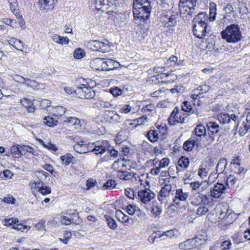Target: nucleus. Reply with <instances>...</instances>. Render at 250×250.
<instances>
[{
  "mask_svg": "<svg viewBox=\"0 0 250 250\" xmlns=\"http://www.w3.org/2000/svg\"><path fill=\"white\" fill-rule=\"evenodd\" d=\"M151 10L150 0H134L133 14L134 17L143 20H147Z\"/></svg>",
  "mask_w": 250,
  "mask_h": 250,
  "instance_id": "f257e3e1",
  "label": "nucleus"
},
{
  "mask_svg": "<svg viewBox=\"0 0 250 250\" xmlns=\"http://www.w3.org/2000/svg\"><path fill=\"white\" fill-rule=\"evenodd\" d=\"M207 236L199 235L192 239L179 244L178 247L181 250H190L194 248H198V250H208L206 243Z\"/></svg>",
  "mask_w": 250,
  "mask_h": 250,
  "instance_id": "f03ea898",
  "label": "nucleus"
},
{
  "mask_svg": "<svg viewBox=\"0 0 250 250\" xmlns=\"http://www.w3.org/2000/svg\"><path fill=\"white\" fill-rule=\"evenodd\" d=\"M222 38L229 43H236L241 40L242 33L238 25L232 24L227 26L221 32Z\"/></svg>",
  "mask_w": 250,
  "mask_h": 250,
  "instance_id": "7ed1b4c3",
  "label": "nucleus"
},
{
  "mask_svg": "<svg viewBox=\"0 0 250 250\" xmlns=\"http://www.w3.org/2000/svg\"><path fill=\"white\" fill-rule=\"evenodd\" d=\"M197 0H180L179 7L181 17L184 20H189L197 11L196 6Z\"/></svg>",
  "mask_w": 250,
  "mask_h": 250,
  "instance_id": "20e7f679",
  "label": "nucleus"
},
{
  "mask_svg": "<svg viewBox=\"0 0 250 250\" xmlns=\"http://www.w3.org/2000/svg\"><path fill=\"white\" fill-rule=\"evenodd\" d=\"M209 89V86L205 83H203L198 87L196 89L193 90L190 96V97L192 100L193 104H196V100H197V104L198 106H200L201 104L200 103L201 99L204 98V96L202 95L208 91Z\"/></svg>",
  "mask_w": 250,
  "mask_h": 250,
  "instance_id": "39448f33",
  "label": "nucleus"
},
{
  "mask_svg": "<svg viewBox=\"0 0 250 250\" xmlns=\"http://www.w3.org/2000/svg\"><path fill=\"white\" fill-rule=\"evenodd\" d=\"M90 49L94 51L106 53L110 51V46L107 41L106 42L98 40H91L88 43Z\"/></svg>",
  "mask_w": 250,
  "mask_h": 250,
  "instance_id": "423d86ee",
  "label": "nucleus"
},
{
  "mask_svg": "<svg viewBox=\"0 0 250 250\" xmlns=\"http://www.w3.org/2000/svg\"><path fill=\"white\" fill-rule=\"evenodd\" d=\"M74 92L81 99H92L95 96V92L93 89L84 85L82 86H77Z\"/></svg>",
  "mask_w": 250,
  "mask_h": 250,
  "instance_id": "0eeeda50",
  "label": "nucleus"
},
{
  "mask_svg": "<svg viewBox=\"0 0 250 250\" xmlns=\"http://www.w3.org/2000/svg\"><path fill=\"white\" fill-rule=\"evenodd\" d=\"M138 197L142 204L146 206L154 199L155 194L148 188L140 190L138 192Z\"/></svg>",
  "mask_w": 250,
  "mask_h": 250,
  "instance_id": "6e6552de",
  "label": "nucleus"
},
{
  "mask_svg": "<svg viewBox=\"0 0 250 250\" xmlns=\"http://www.w3.org/2000/svg\"><path fill=\"white\" fill-rule=\"evenodd\" d=\"M178 18V16L177 14H163L160 21L164 26L170 27L176 25Z\"/></svg>",
  "mask_w": 250,
  "mask_h": 250,
  "instance_id": "1a4fd4ad",
  "label": "nucleus"
},
{
  "mask_svg": "<svg viewBox=\"0 0 250 250\" xmlns=\"http://www.w3.org/2000/svg\"><path fill=\"white\" fill-rule=\"evenodd\" d=\"M210 195L208 194H204L203 193L198 192L194 195L191 202V204L194 206L207 205L210 202Z\"/></svg>",
  "mask_w": 250,
  "mask_h": 250,
  "instance_id": "9d476101",
  "label": "nucleus"
},
{
  "mask_svg": "<svg viewBox=\"0 0 250 250\" xmlns=\"http://www.w3.org/2000/svg\"><path fill=\"white\" fill-rule=\"evenodd\" d=\"M94 147L90 151L94 152L95 155H102L106 151L109 150L110 146L109 143L105 140L96 142L93 144Z\"/></svg>",
  "mask_w": 250,
  "mask_h": 250,
  "instance_id": "9b49d317",
  "label": "nucleus"
},
{
  "mask_svg": "<svg viewBox=\"0 0 250 250\" xmlns=\"http://www.w3.org/2000/svg\"><path fill=\"white\" fill-rule=\"evenodd\" d=\"M185 117L182 116V114L179 111L177 107H175L170 115L168 122L170 125H175L178 123L185 122Z\"/></svg>",
  "mask_w": 250,
  "mask_h": 250,
  "instance_id": "f8f14e48",
  "label": "nucleus"
},
{
  "mask_svg": "<svg viewBox=\"0 0 250 250\" xmlns=\"http://www.w3.org/2000/svg\"><path fill=\"white\" fill-rule=\"evenodd\" d=\"M58 0H39L38 5L40 11L47 13L51 11L55 7Z\"/></svg>",
  "mask_w": 250,
  "mask_h": 250,
  "instance_id": "ddd939ff",
  "label": "nucleus"
},
{
  "mask_svg": "<svg viewBox=\"0 0 250 250\" xmlns=\"http://www.w3.org/2000/svg\"><path fill=\"white\" fill-rule=\"evenodd\" d=\"M226 186L222 183H217L210 189V193L212 197L215 198H220L225 193Z\"/></svg>",
  "mask_w": 250,
  "mask_h": 250,
  "instance_id": "4468645a",
  "label": "nucleus"
},
{
  "mask_svg": "<svg viewBox=\"0 0 250 250\" xmlns=\"http://www.w3.org/2000/svg\"><path fill=\"white\" fill-rule=\"evenodd\" d=\"M193 33L197 38L203 39L208 33V26L194 24Z\"/></svg>",
  "mask_w": 250,
  "mask_h": 250,
  "instance_id": "2eb2a0df",
  "label": "nucleus"
},
{
  "mask_svg": "<svg viewBox=\"0 0 250 250\" xmlns=\"http://www.w3.org/2000/svg\"><path fill=\"white\" fill-rule=\"evenodd\" d=\"M171 189L172 187L170 184H165L163 186L158 197L159 200L162 202L167 200V198L169 196Z\"/></svg>",
  "mask_w": 250,
  "mask_h": 250,
  "instance_id": "dca6fc26",
  "label": "nucleus"
},
{
  "mask_svg": "<svg viewBox=\"0 0 250 250\" xmlns=\"http://www.w3.org/2000/svg\"><path fill=\"white\" fill-rule=\"evenodd\" d=\"M19 220L17 218H11L4 219L3 224L7 226H12V228L18 230L23 231L25 229L22 224L18 223Z\"/></svg>",
  "mask_w": 250,
  "mask_h": 250,
  "instance_id": "f3484780",
  "label": "nucleus"
},
{
  "mask_svg": "<svg viewBox=\"0 0 250 250\" xmlns=\"http://www.w3.org/2000/svg\"><path fill=\"white\" fill-rule=\"evenodd\" d=\"M188 197V193L184 192L182 188H179L176 191L175 196L173 199V202L175 204L179 205L180 201H185Z\"/></svg>",
  "mask_w": 250,
  "mask_h": 250,
  "instance_id": "a211bd4d",
  "label": "nucleus"
},
{
  "mask_svg": "<svg viewBox=\"0 0 250 250\" xmlns=\"http://www.w3.org/2000/svg\"><path fill=\"white\" fill-rule=\"evenodd\" d=\"M194 24H199L200 25L208 26V16L204 12L199 13L193 19Z\"/></svg>",
  "mask_w": 250,
  "mask_h": 250,
  "instance_id": "6ab92c4d",
  "label": "nucleus"
},
{
  "mask_svg": "<svg viewBox=\"0 0 250 250\" xmlns=\"http://www.w3.org/2000/svg\"><path fill=\"white\" fill-rule=\"evenodd\" d=\"M206 134V130L205 127L202 125H198L196 126L193 132V135L195 138L196 141L201 140L203 136H205Z\"/></svg>",
  "mask_w": 250,
  "mask_h": 250,
  "instance_id": "aec40b11",
  "label": "nucleus"
},
{
  "mask_svg": "<svg viewBox=\"0 0 250 250\" xmlns=\"http://www.w3.org/2000/svg\"><path fill=\"white\" fill-rule=\"evenodd\" d=\"M104 116L106 121L108 122H119L120 119V116L114 111L105 110L104 113Z\"/></svg>",
  "mask_w": 250,
  "mask_h": 250,
  "instance_id": "412c9836",
  "label": "nucleus"
},
{
  "mask_svg": "<svg viewBox=\"0 0 250 250\" xmlns=\"http://www.w3.org/2000/svg\"><path fill=\"white\" fill-rule=\"evenodd\" d=\"M159 75L156 76H153L152 77V81H156V80L158 81V83L161 82V83H173L174 81H175L177 79V76L175 74L172 73H164L163 74V77H160V78L161 79H164L165 78H168L170 77V79L169 80H168L166 81H162L160 82L158 78H157L158 76H159Z\"/></svg>",
  "mask_w": 250,
  "mask_h": 250,
  "instance_id": "4be33fe9",
  "label": "nucleus"
},
{
  "mask_svg": "<svg viewBox=\"0 0 250 250\" xmlns=\"http://www.w3.org/2000/svg\"><path fill=\"white\" fill-rule=\"evenodd\" d=\"M162 212V208L161 206H159L158 205V203L156 202H152L151 206V216L155 218L159 217Z\"/></svg>",
  "mask_w": 250,
  "mask_h": 250,
  "instance_id": "5701e85b",
  "label": "nucleus"
},
{
  "mask_svg": "<svg viewBox=\"0 0 250 250\" xmlns=\"http://www.w3.org/2000/svg\"><path fill=\"white\" fill-rule=\"evenodd\" d=\"M118 63V62H115L112 59H107L104 60L103 59V66L104 68V71H108L117 67V65Z\"/></svg>",
  "mask_w": 250,
  "mask_h": 250,
  "instance_id": "b1692460",
  "label": "nucleus"
},
{
  "mask_svg": "<svg viewBox=\"0 0 250 250\" xmlns=\"http://www.w3.org/2000/svg\"><path fill=\"white\" fill-rule=\"evenodd\" d=\"M103 59L95 58L90 62L91 67L94 70L104 71Z\"/></svg>",
  "mask_w": 250,
  "mask_h": 250,
  "instance_id": "393cba45",
  "label": "nucleus"
},
{
  "mask_svg": "<svg viewBox=\"0 0 250 250\" xmlns=\"http://www.w3.org/2000/svg\"><path fill=\"white\" fill-rule=\"evenodd\" d=\"M116 215L118 218L119 221L123 223L125 225H128L132 223V218L125 215L121 210L116 212Z\"/></svg>",
  "mask_w": 250,
  "mask_h": 250,
  "instance_id": "a878e982",
  "label": "nucleus"
},
{
  "mask_svg": "<svg viewBox=\"0 0 250 250\" xmlns=\"http://www.w3.org/2000/svg\"><path fill=\"white\" fill-rule=\"evenodd\" d=\"M73 148L76 152L79 153H85L88 151L86 145L83 144L82 140L77 142L73 146Z\"/></svg>",
  "mask_w": 250,
  "mask_h": 250,
  "instance_id": "bb28decb",
  "label": "nucleus"
},
{
  "mask_svg": "<svg viewBox=\"0 0 250 250\" xmlns=\"http://www.w3.org/2000/svg\"><path fill=\"white\" fill-rule=\"evenodd\" d=\"M189 161L188 157H181L177 162V170L180 171V168L185 170L187 169L189 165Z\"/></svg>",
  "mask_w": 250,
  "mask_h": 250,
  "instance_id": "cd10ccee",
  "label": "nucleus"
},
{
  "mask_svg": "<svg viewBox=\"0 0 250 250\" xmlns=\"http://www.w3.org/2000/svg\"><path fill=\"white\" fill-rule=\"evenodd\" d=\"M20 103L28 109V112H32L34 110V105L31 100L24 98L20 100Z\"/></svg>",
  "mask_w": 250,
  "mask_h": 250,
  "instance_id": "c85d7f7f",
  "label": "nucleus"
},
{
  "mask_svg": "<svg viewBox=\"0 0 250 250\" xmlns=\"http://www.w3.org/2000/svg\"><path fill=\"white\" fill-rule=\"evenodd\" d=\"M195 139L194 136H192L190 139L184 143L183 147L185 150L190 151L192 150L197 141Z\"/></svg>",
  "mask_w": 250,
  "mask_h": 250,
  "instance_id": "c756f323",
  "label": "nucleus"
},
{
  "mask_svg": "<svg viewBox=\"0 0 250 250\" xmlns=\"http://www.w3.org/2000/svg\"><path fill=\"white\" fill-rule=\"evenodd\" d=\"M20 145H13L10 148L12 156L16 158H19L22 156L21 149Z\"/></svg>",
  "mask_w": 250,
  "mask_h": 250,
  "instance_id": "7c9ffc66",
  "label": "nucleus"
},
{
  "mask_svg": "<svg viewBox=\"0 0 250 250\" xmlns=\"http://www.w3.org/2000/svg\"><path fill=\"white\" fill-rule=\"evenodd\" d=\"M52 39L54 42L62 45H66L69 42V40L67 37H62L57 34L53 36Z\"/></svg>",
  "mask_w": 250,
  "mask_h": 250,
  "instance_id": "2f4dec72",
  "label": "nucleus"
},
{
  "mask_svg": "<svg viewBox=\"0 0 250 250\" xmlns=\"http://www.w3.org/2000/svg\"><path fill=\"white\" fill-rule=\"evenodd\" d=\"M9 43L13 46L16 49L22 51L23 45V43L16 38H12L8 41Z\"/></svg>",
  "mask_w": 250,
  "mask_h": 250,
  "instance_id": "473e14b6",
  "label": "nucleus"
},
{
  "mask_svg": "<svg viewBox=\"0 0 250 250\" xmlns=\"http://www.w3.org/2000/svg\"><path fill=\"white\" fill-rule=\"evenodd\" d=\"M208 133L217 135L220 130V126L215 122H209L207 124Z\"/></svg>",
  "mask_w": 250,
  "mask_h": 250,
  "instance_id": "72a5a7b5",
  "label": "nucleus"
},
{
  "mask_svg": "<svg viewBox=\"0 0 250 250\" xmlns=\"http://www.w3.org/2000/svg\"><path fill=\"white\" fill-rule=\"evenodd\" d=\"M227 165V162L225 158H222L219 161L216 167V172L218 174L222 173L224 171Z\"/></svg>",
  "mask_w": 250,
  "mask_h": 250,
  "instance_id": "f704fd0d",
  "label": "nucleus"
},
{
  "mask_svg": "<svg viewBox=\"0 0 250 250\" xmlns=\"http://www.w3.org/2000/svg\"><path fill=\"white\" fill-rule=\"evenodd\" d=\"M146 137L151 142H155L159 138L158 131L154 129H150L147 132Z\"/></svg>",
  "mask_w": 250,
  "mask_h": 250,
  "instance_id": "c9c22d12",
  "label": "nucleus"
},
{
  "mask_svg": "<svg viewBox=\"0 0 250 250\" xmlns=\"http://www.w3.org/2000/svg\"><path fill=\"white\" fill-rule=\"evenodd\" d=\"M216 5L212 2L210 3L209 5V17L208 18L210 21H213L216 19Z\"/></svg>",
  "mask_w": 250,
  "mask_h": 250,
  "instance_id": "e433bc0d",
  "label": "nucleus"
},
{
  "mask_svg": "<svg viewBox=\"0 0 250 250\" xmlns=\"http://www.w3.org/2000/svg\"><path fill=\"white\" fill-rule=\"evenodd\" d=\"M125 167L123 159H118L115 161L112 165V168L117 171L124 169L123 167Z\"/></svg>",
  "mask_w": 250,
  "mask_h": 250,
  "instance_id": "4c0bfd02",
  "label": "nucleus"
},
{
  "mask_svg": "<svg viewBox=\"0 0 250 250\" xmlns=\"http://www.w3.org/2000/svg\"><path fill=\"white\" fill-rule=\"evenodd\" d=\"M117 176L120 179L124 180H128L131 177V174L129 172L123 170V169L118 171Z\"/></svg>",
  "mask_w": 250,
  "mask_h": 250,
  "instance_id": "58836bf2",
  "label": "nucleus"
},
{
  "mask_svg": "<svg viewBox=\"0 0 250 250\" xmlns=\"http://www.w3.org/2000/svg\"><path fill=\"white\" fill-rule=\"evenodd\" d=\"M43 123L49 127H53L57 125L58 120L53 117L47 116L43 119Z\"/></svg>",
  "mask_w": 250,
  "mask_h": 250,
  "instance_id": "ea45409f",
  "label": "nucleus"
},
{
  "mask_svg": "<svg viewBox=\"0 0 250 250\" xmlns=\"http://www.w3.org/2000/svg\"><path fill=\"white\" fill-rule=\"evenodd\" d=\"M63 123L69 124L70 125H79L80 123V121L77 118L70 117L66 118L63 120Z\"/></svg>",
  "mask_w": 250,
  "mask_h": 250,
  "instance_id": "a19ab883",
  "label": "nucleus"
},
{
  "mask_svg": "<svg viewBox=\"0 0 250 250\" xmlns=\"http://www.w3.org/2000/svg\"><path fill=\"white\" fill-rule=\"evenodd\" d=\"M30 185L32 189H35L38 191L39 188H41L43 186V185H44V184L42 181L41 180H36L34 181L31 182Z\"/></svg>",
  "mask_w": 250,
  "mask_h": 250,
  "instance_id": "79ce46f5",
  "label": "nucleus"
},
{
  "mask_svg": "<svg viewBox=\"0 0 250 250\" xmlns=\"http://www.w3.org/2000/svg\"><path fill=\"white\" fill-rule=\"evenodd\" d=\"M109 2L108 0H94L95 8L98 11L101 10L103 6L109 5Z\"/></svg>",
  "mask_w": 250,
  "mask_h": 250,
  "instance_id": "37998d69",
  "label": "nucleus"
},
{
  "mask_svg": "<svg viewBox=\"0 0 250 250\" xmlns=\"http://www.w3.org/2000/svg\"><path fill=\"white\" fill-rule=\"evenodd\" d=\"M105 218L107 223L108 227L112 229H115L117 228V224L116 222L113 218H111L109 216L105 215Z\"/></svg>",
  "mask_w": 250,
  "mask_h": 250,
  "instance_id": "c03bdc74",
  "label": "nucleus"
},
{
  "mask_svg": "<svg viewBox=\"0 0 250 250\" xmlns=\"http://www.w3.org/2000/svg\"><path fill=\"white\" fill-rule=\"evenodd\" d=\"M220 123L226 124L230 122V116L228 114L221 113L218 117Z\"/></svg>",
  "mask_w": 250,
  "mask_h": 250,
  "instance_id": "a18cd8bd",
  "label": "nucleus"
},
{
  "mask_svg": "<svg viewBox=\"0 0 250 250\" xmlns=\"http://www.w3.org/2000/svg\"><path fill=\"white\" fill-rule=\"evenodd\" d=\"M72 156L70 154H67L65 155L62 156L60 159L62 161V164L65 166H67L70 164L73 159Z\"/></svg>",
  "mask_w": 250,
  "mask_h": 250,
  "instance_id": "49530a36",
  "label": "nucleus"
},
{
  "mask_svg": "<svg viewBox=\"0 0 250 250\" xmlns=\"http://www.w3.org/2000/svg\"><path fill=\"white\" fill-rule=\"evenodd\" d=\"M116 185L117 183L115 180H109L103 185V188L104 189H110L115 188Z\"/></svg>",
  "mask_w": 250,
  "mask_h": 250,
  "instance_id": "de8ad7c7",
  "label": "nucleus"
},
{
  "mask_svg": "<svg viewBox=\"0 0 250 250\" xmlns=\"http://www.w3.org/2000/svg\"><path fill=\"white\" fill-rule=\"evenodd\" d=\"M243 126H241L239 129V133L241 136H244L250 128V124L245 123L242 124Z\"/></svg>",
  "mask_w": 250,
  "mask_h": 250,
  "instance_id": "09e8293b",
  "label": "nucleus"
},
{
  "mask_svg": "<svg viewBox=\"0 0 250 250\" xmlns=\"http://www.w3.org/2000/svg\"><path fill=\"white\" fill-rule=\"evenodd\" d=\"M40 143L42 144V145L43 146V147H44L46 148H47L49 150L56 151L58 149L57 147L54 144H53L50 142L45 143L42 140H41Z\"/></svg>",
  "mask_w": 250,
  "mask_h": 250,
  "instance_id": "8fccbe9b",
  "label": "nucleus"
},
{
  "mask_svg": "<svg viewBox=\"0 0 250 250\" xmlns=\"http://www.w3.org/2000/svg\"><path fill=\"white\" fill-rule=\"evenodd\" d=\"M225 12V17H230L231 14L234 13V8L232 5L228 4L224 8ZM234 14H233V15Z\"/></svg>",
  "mask_w": 250,
  "mask_h": 250,
  "instance_id": "3c124183",
  "label": "nucleus"
},
{
  "mask_svg": "<svg viewBox=\"0 0 250 250\" xmlns=\"http://www.w3.org/2000/svg\"><path fill=\"white\" fill-rule=\"evenodd\" d=\"M216 135H217L208 133V136L206 138L205 146H208L211 145L215 141Z\"/></svg>",
  "mask_w": 250,
  "mask_h": 250,
  "instance_id": "603ef678",
  "label": "nucleus"
},
{
  "mask_svg": "<svg viewBox=\"0 0 250 250\" xmlns=\"http://www.w3.org/2000/svg\"><path fill=\"white\" fill-rule=\"evenodd\" d=\"M216 135H217L208 133V136L206 138L205 146H208L211 145L215 141Z\"/></svg>",
  "mask_w": 250,
  "mask_h": 250,
  "instance_id": "864d4df0",
  "label": "nucleus"
},
{
  "mask_svg": "<svg viewBox=\"0 0 250 250\" xmlns=\"http://www.w3.org/2000/svg\"><path fill=\"white\" fill-rule=\"evenodd\" d=\"M9 3L10 9L14 13L17 14L18 10L17 7H18V4L17 0H8Z\"/></svg>",
  "mask_w": 250,
  "mask_h": 250,
  "instance_id": "5fc2aeb1",
  "label": "nucleus"
},
{
  "mask_svg": "<svg viewBox=\"0 0 250 250\" xmlns=\"http://www.w3.org/2000/svg\"><path fill=\"white\" fill-rule=\"evenodd\" d=\"M138 209L137 207L135 205L129 204L126 208V211L130 215H133Z\"/></svg>",
  "mask_w": 250,
  "mask_h": 250,
  "instance_id": "6e6d98bb",
  "label": "nucleus"
},
{
  "mask_svg": "<svg viewBox=\"0 0 250 250\" xmlns=\"http://www.w3.org/2000/svg\"><path fill=\"white\" fill-rule=\"evenodd\" d=\"M66 109L62 106H56L54 111V113L56 116H62L65 112Z\"/></svg>",
  "mask_w": 250,
  "mask_h": 250,
  "instance_id": "4d7b16f0",
  "label": "nucleus"
},
{
  "mask_svg": "<svg viewBox=\"0 0 250 250\" xmlns=\"http://www.w3.org/2000/svg\"><path fill=\"white\" fill-rule=\"evenodd\" d=\"M21 149L22 155L25 154L26 152L30 153L32 155H35L34 149L28 146L22 145L21 146Z\"/></svg>",
  "mask_w": 250,
  "mask_h": 250,
  "instance_id": "13d9d810",
  "label": "nucleus"
},
{
  "mask_svg": "<svg viewBox=\"0 0 250 250\" xmlns=\"http://www.w3.org/2000/svg\"><path fill=\"white\" fill-rule=\"evenodd\" d=\"M85 55L84 51L81 48L76 49L73 54V56L75 59H82Z\"/></svg>",
  "mask_w": 250,
  "mask_h": 250,
  "instance_id": "bf43d9fd",
  "label": "nucleus"
},
{
  "mask_svg": "<svg viewBox=\"0 0 250 250\" xmlns=\"http://www.w3.org/2000/svg\"><path fill=\"white\" fill-rule=\"evenodd\" d=\"M95 105L97 107L99 108H109L112 105L109 102H104L103 101H100L96 103Z\"/></svg>",
  "mask_w": 250,
  "mask_h": 250,
  "instance_id": "052dcab7",
  "label": "nucleus"
},
{
  "mask_svg": "<svg viewBox=\"0 0 250 250\" xmlns=\"http://www.w3.org/2000/svg\"><path fill=\"white\" fill-rule=\"evenodd\" d=\"M208 211V208L206 206L199 207L196 211V213L199 216L205 215Z\"/></svg>",
  "mask_w": 250,
  "mask_h": 250,
  "instance_id": "680f3d73",
  "label": "nucleus"
},
{
  "mask_svg": "<svg viewBox=\"0 0 250 250\" xmlns=\"http://www.w3.org/2000/svg\"><path fill=\"white\" fill-rule=\"evenodd\" d=\"M237 178L234 176L230 175L227 177L226 183L228 187H232L236 183Z\"/></svg>",
  "mask_w": 250,
  "mask_h": 250,
  "instance_id": "e2e57ef3",
  "label": "nucleus"
},
{
  "mask_svg": "<svg viewBox=\"0 0 250 250\" xmlns=\"http://www.w3.org/2000/svg\"><path fill=\"white\" fill-rule=\"evenodd\" d=\"M38 192L43 195H46L51 193V189L50 187L43 185L41 188H39Z\"/></svg>",
  "mask_w": 250,
  "mask_h": 250,
  "instance_id": "0e129e2a",
  "label": "nucleus"
},
{
  "mask_svg": "<svg viewBox=\"0 0 250 250\" xmlns=\"http://www.w3.org/2000/svg\"><path fill=\"white\" fill-rule=\"evenodd\" d=\"M132 109V107L130 104H124L121 107L120 112L121 113L127 114L131 112Z\"/></svg>",
  "mask_w": 250,
  "mask_h": 250,
  "instance_id": "69168bd1",
  "label": "nucleus"
},
{
  "mask_svg": "<svg viewBox=\"0 0 250 250\" xmlns=\"http://www.w3.org/2000/svg\"><path fill=\"white\" fill-rule=\"evenodd\" d=\"M182 109L183 111L186 112H189L192 110V106L190 102L188 101H185L183 103L182 106Z\"/></svg>",
  "mask_w": 250,
  "mask_h": 250,
  "instance_id": "338daca9",
  "label": "nucleus"
},
{
  "mask_svg": "<svg viewBox=\"0 0 250 250\" xmlns=\"http://www.w3.org/2000/svg\"><path fill=\"white\" fill-rule=\"evenodd\" d=\"M222 250H228L231 249L232 244L230 240H226L222 242L221 245Z\"/></svg>",
  "mask_w": 250,
  "mask_h": 250,
  "instance_id": "774afa93",
  "label": "nucleus"
}]
</instances>
